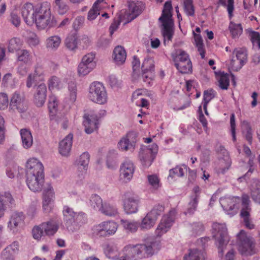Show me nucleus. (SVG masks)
Instances as JSON below:
<instances>
[{"instance_id": "obj_64", "label": "nucleus", "mask_w": 260, "mask_h": 260, "mask_svg": "<svg viewBox=\"0 0 260 260\" xmlns=\"http://www.w3.org/2000/svg\"><path fill=\"white\" fill-rule=\"evenodd\" d=\"M9 100L7 94L0 93V109H5L8 106Z\"/></svg>"}, {"instance_id": "obj_42", "label": "nucleus", "mask_w": 260, "mask_h": 260, "mask_svg": "<svg viewBox=\"0 0 260 260\" xmlns=\"http://www.w3.org/2000/svg\"><path fill=\"white\" fill-rule=\"evenodd\" d=\"M229 29L233 38L238 37L243 31L241 24H236L233 22L230 23Z\"/></svg>"}, {"instance_id": "obj_52", "label": "nucleus", "mask_w": 260, "mask_h": 260, "mask_svg": "<svg viewBox=\"0 0 260 260\" xmlns=\"http://www.w3.org/2000/svg\"><path fill=\"white\" fill-rule=\"evenodd\" d=\"M95 58V54L91 52L85 55L81 60V61L88 65L91 64V67L94 68L95 62L94 61Z\"/></svg>"}, {"instance_id": "obj_20", "label": "nucleus", "mask_w": 260, "mask_h": 260, "mask_svg": "<svg viewBox=\"0 0 260 260\" xmlns=\"http://www.w3.org/2000/svg\"><path fill=\"white\" fill-rule=\"evenodd\" d=\"M145 8L144 4L142 2H132L128 5L129 14L128 19L130 22L137 17L142 12Z\"/></svg>"}, {"instance_id": "obj_17", "label": "nucleus", "mask_w": 260, "mask_h": 260, "mask_svg": "<svg viewBox=\"0 0 260 260\" xmlns=\"http://www.w3.org/2000/svg\"><path fill=\"white\" fill-rule=\"evenodd\" d=\"M140 200L138 196H128L123 200V206L127 214L136 213L138 211Z\"/></svg>"}, {"instance_id": "obj_63", "label": "nucleus", "mask_w": 260, "mask_h": 260, "mask_svg": "<svg viewBox=\"0 0 260 260\" xmlns=\"http://www.w3.org/2000/svg\"><path fill=\"white\" fill-rule=\"evenodd\" d=\"M48 107L50 112L54 113L56 111L57 102L55 96H50L49 98Z\"/></svg>"}, {"instance_id": "obj_24", "label": "nucleus", "mask_w": 260, "mask_h": 260, "mask_svg": "<svg viewBox=\"0 0 260 260\" xmlns=\"http://www.w3.org/2000/svg\"><path fill=\"white\" fill-rule=\"evenodd\" d=\"M41 226L44 229L45 235L49 236L54 235L59 229L58 223L53 220L42 223Z\"/></svg>"}, {"instance_id": "obj_8", "label": "nucleus", "mask_w": 260, "mask_h": 260, "mask_svg": "<svg viewBox=\"0 0 260 260\" xmlns=\"http://www.w3.org/2000/svg\"><path fill=\"white\" fill-rule=\"evenodd\" d=\"M213 229L216 231V233L213 235V237L216 240L218 256L222 257L224 249L230 241L228 229L225 225L220 224H214Z\"/></svg>"}, {"instance_id": "obj_19", "label": "nucleus", "mask_w": 260, "mask_h": 260, "mask_svg": "<svg viewBox=\"0 0 260 260\" xmlns=\"http://www.w3.org/2000/svg\"><path fill=\"white\" fill-rule=\"evenodd\" d=\"M84 118V120L83 123L85 127L86 133L90 134L93 133L94 131L98 128L99 122L97 116L94 115H85Z\"/></svg>"}, {"instance_id": "obj_30", "label": "nucleus", "mask_w": 260, "mask_h": 260, "mask_svg": "<svg viewBox=\"0 0 260 260\" xmlns=\"http://www.w3.org/2000/svg\"><path fill=\"white\" fill-rule=\"evenodd\" d=\"M183 260H205L203 252L198 249H189L188 254L183 256Z\"/></svg>"}, {"instance_id": "obj_49", "label": "nucleus", "mask_w": 260, "mask_h": 260, "mask_svg": "<svg viewBox=\"0 0 260 260\" xmlns=\"http://www.w3.org/2000/svg\"><path fill=\"white\" fill-rule=\"evenodd\" d=\"M53 206V201L50 196H43V208L46 213L50 212Z\"/></svg>"}, {"instance_id": "obj_53", "label": "nucleus", "mask_w": 260, "mask_h": 260, "mask_svg": "<svg viewBox=\"0 0 260 260\" xmlns=\"http://www.w3.org/2000/svg\"><path fill=\"white\" fill-rule=\"evenodd\" d=\"M198 197L199 196H195L188 203V207L185 214H192L196 211L199 202Z\"/></svg>"}, {"instance_id": "obj_37", "label": "nucleus", "mask_w": 260, "mask_h": 260, "mask_svg": "<svg viewBox=\"0 0 260 260\" xmlns=\"http://www.w3.org/2000/svg\"><path fill=\"white\" fill-rule=\"evenodd\" d=\"M90 160V155L87 152H83L80 156L78 165L79 169L84 170V173H85L88 168V166Z\"/></svg>"}, {"instance_id": "obj_7", "label": "nucleus", "mask_w": 260, "mask_h": 260, "mask_svg": "<svg viewBox=\"0 0 260 260\" xmlns=\"http://www.w3.org/2000/svg\"><path fill=\"white\" fill-rule=\"evenodd\" d=\"M88 98L94 103L106 104L108 101V94L104 84L98 81L91 83L88 89Z\"/></svg>"}, {"instance_id": "obj_36", "label": "nucleus", "mask_w": 260, "mask_h": 260, "mask_svg": "<svg viewBox=\"0 0 260 260\" xmlns=\"http://www.w3.org/2000/svg\"><path fill=\"white\" fill-rule=\"evenodd\" d=\"M145 248V244H137L132 246H130L129 252L131 253L133 258H135L136 256L138 258H141L142 257L141 255Z\"/></svg>"}, {"instance_id": "obj_29", "label": "nucleus", "mask_w": 260, "mask_h": 260, "mask_svg": "<svg viewBox=\"0 0 260 260\" xmlns=\"http://www.w3.org/2000/svg\"><path fill=\"white\" fill-rule=\"evenodd\" d=\"M186 166L183 165L182 166H177L174 168L170 169L169 171V175L168 180L169 182L173 181V178L175 177H181L184 176L185 172L186 171Z\"/></svg>"}, {"instance_id": "obj_51", "label": "nucleus", "mask_w": 260, "mask_h": 260, "mask_svg": "<svg viewBox=\"0 0 260 260\" xmlns=\"http://www.w3.org/2000/svg\"><path fill=\"white\" fill-rule=\"evenodd\" d=\"M27 43L31 47H34L38 45L39 43V39L37 35L32 32H28V36L27 37Z\"/></svg>"}, {"instance_id": "obj_58", "label": "nucleus", "mask_w": 260, "mask_h": 260, "mask_svg": "<svg viewBox=\"0 0 260 260\" xmlns=\"http://www.w3.org/2000/svg\"><path fill=\"white\" fill-rule=\"evenodd\" d=\"M32 236L34 239L39 240L45 235L44 229L42 228L41 224L35 226L32 230Z\"/></svg>"}, {"instance_id": "obj_16", "label": "nucleus", "mask_w": 260, "mask_h": 260, "mask_svg": "<svg viewBox=\"0 0 260 260\" xmlns=\"http://www.w3.org/2000/svg\"><path fill=\"white\" fill-rule=\"evenodd\" d=\"M47 97V87L45 83H42L36 86L34 94V102L38 107H42Z\"/></svg>"}, {"instance_id": "obj_39", "label": "nucleus", "mask_w": 260, "mask_h": 260, "mask_svg": "<svg viewBox=\"0 0 260 260\" xmlns=\"http://www.w3.org/2000/svg\"><path fill=\"white\" fill-rule=\"evenodd\" d=\"M100 211L105 215L109 216H114L118 213L115 206L106 202L104 203L103 208Z\"/></svg>"}, {"instance_id": "obj_18", "label": "nucleus", "mask_w": 260, "mask_h": 260, "mask_svg": "<svg viewBox=\"0 0 260 260\" xmlns=\"http://www.w3.org/2000/svg\"><path fill=\"white\" fill-rule=\"evenodd\" d=\"M135 171V167L132 161L129 160H125L120 166V177L123 181H129Z\"/></svg>"}, {"instance_id": "obj_59", "label": "nucleus", "mask_w": 260, "mask_h": 260, "mask_svg": "<svg viewBox=\"0 0 260 260\" xmlns=\"http://www.w3.org/2000/svg\"><path fill=\"white\" fill-rule=\"evenodd\" d=\"M250 40L254 46H257L260 49V35L259 32L252 31L250 34Z\"/></svg>"}, {"instance_id": "obj_15", "label": "nucleus", "mask_w": 260, "mask_h": 260, "mask_svg": "<svg viewBox=\"0 0 260 260\" xmlns=\"http://www.w3.org/2000/svg\"><path fill=\"white\" fill-rule=\"evenodd\" d=\"M22 15L25 23L28 25H32L35 23L37 15L36 6L34 8L32 4L26 3L22 9Z\"/></svg>"}, {"instance_id": "obj_46", "label": "nucleus", "mask_w": 260, "mask_h": 260, "mask_svg": "<svg viewBox=\"0 0 260 260\" xmlns=\"http://www.w3.org/2000/svg\"><path fill=\"white\" fill-rule=\"evenodd\" d=\"M90 203L91 206L95 210L101 211L102 209L104 203L100 196H91L90 199Z\"/></svg>"}, {"instance_id": "obj_61", "label": "nucleus", "mask_w": 260, "mask_h": 260, "mask_svg": "<svg viewBox=\"0 0 260 260\" xmlns=\"http://www.w3.org/2000/svg\"><path fill=\"white\" fill-rule=\"evenodd\" d=\"M230 81L229 77L225 75H221L219 80V86L222 89H227L229 87Z\"/></svg>"}, {"instance_id": "obj_23", "label": "nucleus", "mask_w": 260, "mask_h": 260, "mask_svg": "<svg viewBox=\"0 0 260 260\" xmlns=\"http://www.w3.org/2000/svg\"><path fill=\"white\" fill-rule=\"evenodd\" d=\"M15 205V202L12 196H0V218L4 216L7 207L12 208Z\"/></svg>"}, {"instance_id": "obj_9", "label": "nucleus", "mask_w": 260, "mask_h": 260, "mask_svg": "<svg viewBox=\"0 0 260 260\" xmlns=\"http://www.w3.org/2000/svg\"><path fill=\"white\" fill-rule=\"evenodd\" d=\"M164 206L162 204L155 205L142 219L140 226L142 230H149L152 228L156 223L159 216L164 211Z\"/></svg>"}, {"instance_id": "obj_54", "label": "nucleus", "mask_w": 260, "mask_h": 260, "mask_svg": "<svg viewBox=\"0 0 260 260\" xmlns=\"http://www.w3.org/2000/svg\"><path fill=\"white\" fill-rule=\"evenodd\" d=\"M189 55L182 50H178L176 51V56L175 59L176 62H185L189 60Z\"/></svg>"}, {"instance_id": "obj_34", "label": "nucleus", "mask_w": 260, "mask_h": 260, "mask_svg": "<svg viewBox=\"0 0 260 260\" xmlns=\"http://www.w3.org/2000/svg\"><path fill=\"white\" fill-rule=\"evenodd\" d=\"M24 219V215L22 212H15L11 216L9 222L8 226L11 227L12 225L17 227L23 223Z\"/></svg>"}, {"instance_id": "obj_10", "label": "nucleus", "mask_w": 260, "mask_h": 260, "mask_svg": "<svg viewBox=\"0 0 260 260\" xmlns=\"http://www.w3.org/2000/svg\"><path fill=\"white\" fill-rule=\"evenodd\" d=\"M118 225L113 221H103L94 226V234L99 237L112 235L117 230Z\"/></svg>"}, {"instance_id": "obj_27", "label": "nucleus", "mask_w": 260, "mask_h": 260, "mask_svg": "<svg viewBox=\"0 0 260 260\" xmlns=\"http://www.w3.org/2000/svg\"><path fill=\"white\" fill-rule=\"evenodd\" d=\"M61 39L58 36H52L48 38L46 40V48L50 51H56L59 47Z\"/></svg>"}, {"instance_id": "obj_43", "label": "nucleus", "mask_w": 260, "mask_h": 260, "mask_svg": "<svg viewBox=\"0 0 260 260\" xmlns=\"http://www.w3.org/2000/svg\"><path fill=\"white\" fill-rule=\"evenodd\" d=\"M48 88L49 90L54 88L59 89L63 87V84L61 80L55 76L50 77L48 81Z\"/></svg>"}, {"instance_id": "obj_55", "label": "nucleus", "mask_w": 260, "mask_h": 260, "mask_svg": "<svg viewBox=\"0 0 260 260\" xmlns=\"http://www.w3.org/2000/svg\"><path fill=\"white\" fill-rule=\"evenodd\" d=\"M195 42L198 50L200 52L202 58H204L205 56V51L203 43V40L200 36H196L195 37Z\"/></svg>"}, {"instance_id": "obj_44", "label": "nucleus", "mask_w": 260, "mask_h": 260, "mask_svg": "<svg viewBox=\"0 0 260 260\" xmlns=\"http://www.w3.org/2000/svg\"><path fill=\"white\" fill-rule=\"evenodd\" d=\"M68 90L69 91V102L73 103L76 101L77 98V86L74 82L71 81L69 83Z\"/></svg>"}, {"instance_id": "obj_11", "label": "nucleus", "mask_w": 260, "mask_h": 260, "mask_svg": "<svg viewBox=\"0 0 260 260\" xmlns=\"http://www.w3.org/2000/svg\"><path fill=\"white\" fill-rule=\"evenodd\" d=\"M155 77L154 62L151 58L145 59L142 65L141 78L148 85H151V82Z\"/></svg>"}, {"instance_id": "obj_40", "label": "nucleus", "mask_w": 260, "mask_h": 260, "mask_svg": "<svg viewBox=\"0 0 260 260\" xmlns=\"http://www.w3.org/2000/svg\"><path fill=\"white\" fill-rule=\"evenodd\" d=\"M120 222L123 228L131 233L136 232L138 230L139 225H140V223L136 221L121 219Z\"/></svg>"}, {"instance_id": "obj_45", "label": "nucleus", "mask_w": 260, "mask_h": 260, "mask_svg": "<svg viewBox=\"0 0 260 260\" xmlns=\"http://www.w3.org/2000/svg\"><path fill=\"white\" fill-rule=\"evenodd\" d=\"M21 45V42L19 39L16 38H13L9 41L8 50L11 52H14L15 51H17L18 52L20 50Z\"/></svg>"}, {"instance_id": "obj_48", "label": "nucleus", "mask_w": 260, "mask_h": 260, "mask_svg": "<svg viewBox=\"0 0 260 260\" xmlns=\"http://www.w3.org/2000/svg\"><path fill=\"white\" fill-rule=\"evenodd\" d=\"M191 226L192 234L194 236L201 235L205 230L204 224L201 222H193Z\"/></svg>"}, {"instance_id": "obj_47", "label": "nucleus", "mask_w": 260, "mask_h": 260, "mask_svg": "<svg viewBox=\"0 0 260 260\" xmlns=\"http://www.w3.org/2000/svg\"><path fill=\"white\" fill-rule=\"evenodd\" d=\"M94 68L82 61L79 63L78 72L80 76H84L89 74Z\"/></svg>"}, {"instance_id": "obj_31", "label": "nucleus", "mask_w": 260, "mask_h": 260, "mask_svg": "<svg viewBox=\"0 0 260 260\" xmlns=\"http://www.w3.org/2000/svg\"><path fill=\"white\" fill-rule=\"evenodd\" d=\"M66 47L71 51H75L78 48V38L75 34L69 35L64 40Z\"/></svg>"}, {"instance_id": "obj_5", "label": "nucleus", "mask_w": 260, "mask_h": 260, "mask_svg": "<svg viewBox=\"0 0 260 260\" xmlns=\"http://www.w3.org/2000/svg\"><path fill=\"white\" fill-rule=\"evenodd\" d=\"M172 6L171 1L166 2L164 9L158 20L161 22V31L164 37V43H166L167 40L171 41L174 35V22L172 19Z\"/></svg>"}, {"instance_id": "obj_60", "label": "nucleus", "mask_w": 260, "mask_h": 260, "mask_svg": "<svg viewBox=\"0 0 260 260\" xmlns=\"http://www.w3.org/2000/svg\"><path fill=\"white\" fill-rule=\"evenodd\" d=\"M90 43V39L85 35L80 36L78 39V44H79L83 48H87L89 45Z\"/></svg>"}, {"instance_id": "obj_41", "label": "nucleus", "mask_w": 260, "mask_h": 260, "mask_svg": "<svg viewBox=\"0 0 260 260\" xmlns=\"http://www.w3.org/2000/svg\"><path fill=\"white\" fill-rule=\"evenodd\" d=\"M17 81L16 78H13L11 73H7L5 75L3 78L2 85L5 87L9 86L14 88L17 83Z\"/></svg>"}, {"instance_id": "obj_22", "label": "nucleus", "mask_w": 260, "mask_h": 260, "mask_svg": "<svg viewBox=\"0 0 260 260\" xmlns=\"http://www.w3.org/2000/svg\"><path fill=\"white\" fill-rule=\"evenodd\" d=\"M113 58L116 64H122L126 58V52L124 48L121 46H116L113 50Z\"/></svg>"}, {"instance_id": "obj_21", "label": "nucleus", "mask_w": 260, "mask_h": 260, "mask_svg": "<svg viewBox=\"0 0 260 260\" xmlns=\"http://www.w3.org/2000/svg\"><path fill=\"white\" fill-rule=\"evenodd\" d=\"M73 134H69L59 143V152L61 155H69L73 144Z\"/></svg>"}, {"instance_id": "obj_14", "label": "nucleus", "mask_w": 260, "mask_h": 260, "mask_svg": "<svg viewBox=\"0 0 260 260\" xmlns=\"http://www.w3.org/2000/svg\"><path fill=\"white\" fill-rule=\"evenodd\" d=\"M236 59L234 58L231 60V66L233 71H238L247 62V52L244 48H237L233 51Z\"/></svg>"}, {"instance_id": "obj_57", "label": "nucleus", "mask_w": 260, "mask_h": 260, "mask_svg": "<svg viewBox=\"0 0 260 260\" xmlns=\"http://www.w3.org/2000/svg\"><path fill=\"white\" fill-rule=\"evenodd\" d=\"M101 9V7H97L93 5L92 8L88 13V19L90 21L94 20L100 14V11Z\"/></svg>"}, {"instance_id": "obj_2", "label": "nucleus", "mask_w": 260, "mask_h": 260, "mask_svg": "<svg viewBox=\"0 0 260 260\" xmlns=\"http://www.w3.org/2000/svg\"><path fill=\"white\" fill-rule=\"evenodd\" d=\"M26 184L33 192L42 190L44 183V167L37 159L30 158L26 165Z\"/></svg>"}, {"instance_id": "obj_25", "label": "nucleus", "mask_w": 260, "mask_h": 260, "mask_svg": "<svg viewBox=\"0 0 260 260\" xmlns=\"http://www.w3.org/2000/svg\"><path fill=\"white\" fill-rule=\"evenodd\" d=\"M42 80H43V76L42 73L39 69L36 68L34 73L28 75L26 81V87L29 88L34 84Z\"/></svg>"}, {"instance_id": "obj_4", "label": "nucleus", "mask_w": 260, "mask_h": 260, "mask_svg": "<svg viewBox=\"0 0 260 260\" xmlns=\"http://www.w3.org/2000/svg\"><path fill=\"white\" fill-rule=\"evenodd\" d=\"M36 13L35 23L38 29H44L47 27H52L56 25V20L51 14L50 6L47 2L37 5Z\"/></svg>"}, {"instance_id": "obj_33", "label": "nucleus", "mask_w": 260, "mask_h": 260, "mask_svg": "<svg viewBox=\"0 0 260 260\" xmlns=\"http://www.w3.org/2000/svg\"><path fill=\"white\" fill-rule=\"evenodd\" d=\"M17 60L25 64L32 62V55L30 52L26 49L19 50L17 53Z\"/></svg>"}, {"instance_id": "obj_13", "label": "nucleus", "mask_w": 260, "mask_h": 260, "mask_svg": "<svg viewBox=\"0 0 260 260\" xmlns=\"http://www.w3.org/2000/svg\"><path fill=\"white\" fill-rule=\"evenodd\" d=\"M10 107L13 110L23 113L27 110L25 95L19 91H15L10 100Z\"/></svg>"}, {"instance_id": "obj_1", "label": "nucleus", "mask_w": 260, "mask_h": 260, "mask_svg": "<svg viewBox=\"0 0 260 260\" xmlns=\"http://www.w3.org/2000/svg\"><path fill=\"white\" fill-rule=\"evenodd\" d=\"M219 202L223 210L231 216L237 213L239 207L238 203L241 202L240 216L243 219L244 225L249 230L254 228L255 225L250 219L251 207L249 196H222L219 199Z\"/></svg>"}, {"instance_id": "obj_32", "label": "nucleus", "mask_w": 260, "mask_h": 260, "mask_svg": "<svg viewBox=\"0 0 260 260\" xmlns=\"http://www.w3.org/2000/svg\"><path fill=\"white\" fill-rule=\"evenodd\" d=\"M175 66L182 74L191 73L192 71V63L190 59L185 62H176Z\"/></svg>"}, {"instance_id": "obj_26", "label": "nucleus", "mask_w": 260, "mask_h": 260, "mask_svg": "<svg viewBox=\"0 0 260 260\" xmlns=\"http://www.w3.org/2000/svg\"><path fill=\"white\" fill-rule=\"evenodd\" d=\"M136 141L135 140L130 141L128 136H126L123 137L118 144V147L122 151L129 150L133 151L135 148Z\"/></svg>"}, {"instance_id": "obj_6", "label": "nucleus", "mask_w": 260, "mask_h": 260, "mask_svg": "<svg viewBox=\"0 0 260 260\" xmlns=\"http://www.w3.org/2000/svg\"><path fill=\"white\" fill-rule=\"evenodd\" d=\"M237 237L238 250L241 255L249 256L255 253V242L252 237L248 236L244 230H241Z\"/></svg>"}, {"instance_id": "obj_38", "label": "nucleus", "mask_w": 260, "mask_h": 260, "mask_svg": "<svg viewBox=\"0 0 260 260\" xmlns=\"http://www.w3.org/2000/svg\"><path fill=\"white\" fill-rule=\"evenodd\" d=\"M182 6L185 13L188 16L194 15V7L193 4V0H181Z\"/></svg>"}, {"instance_id": "obj_28", "label": "nucleus", "mask_w": 260, "mask_h": 260, "mask_svg": "<svg viewBox=\"0 0 260 260\" xmlns=\"http://www.w3.org/2000/svg\"><path fill=\"white\" fill-rule=\"evenodd\" d=\"M20 135L24 148L27 149L30 148L32 144V136L29 130L26 128L20 130Z\"/></svg>"}, {"instance_id": "obj_35", "label": "nucleus", "mask_w": 260, "mask_h": 260, "mask_svg": "<svg viewBox=\"0 0 260 260\" xmlns=\"http://www.w3.org/2000/svg\"><path fill=\"white\" fill-rule=\"evenodd\" d=\"M139 158L143 166L149 167L151 165L152 162L154 160V156L150 153L147 154V153L143 151L142 148H141L139 152Z\"/></svg>"}, {"instance_id": "obj_50", "label": "nucleus", "mask_w": 260, "mask_h": 260, "mask_svg": "<svg viewBox=\"0 0 260 260\" xmlns=\"http://www.w3.org/2000/svg\"><path fill=\"white\" fill-rule=\"evenodd\" d=\"M219 3L222 6L227 7L229 18L231 19L233 17V12L234 9V1L228 0V4H226V0H219Z\"/></svg>"}, {"instance_id": "obj_3", "label": "nucleus", "mask_w": 260, "mask_h": 260, "mask_svg": "<svg viewBox=\"0 0 260 260\" xmlns=\"http://www.w3.org/2000/svg\"><path fill=\"white\" fill-rule=\"evenodd\" d=\"M63 223L69 232H74L78 230L85 224L87 216L83 212H76L68 206H64L62 210Z\"/></svg>"}, {"instance_id": "obj_56", "label": "nucleus", "mask_w": 260, "mask_h": 260, "mask_svg": "<svg viewBox=\"0 0 260 260\" xmlns=\"http://www.w3.org/2000/svg\"><path fill=\"white\" fill-rule=\"evenodd\" d=\"M55 10L58 14L63 15L65 14L69 10V6L63 2H55Z\"/></svg>"}, {"instance_id": "obj_62", "label": "nucleus", "mask_w": 260, "mask_h": 260, "mask_svg": "<svg viewBox=\"0 0 260 260\" xmlns=\"http://www.w3.org/2000/svg\"><path fill=\"white\" fill-rule=\"evenodd\" d=\"M142 150L146 152L147 154L150 153L151 155H153L154 156L158 151V146L156 144H153L148 147L144 146L142 147Z\"/></svg>"}, {"instance_id": "obj_12", "label": "nucleus", "mask_w": 260, "mask_h": 260, "mask_svg": "<svg viewBox=\"0 0 260 260\" xmlns=\"http://www.w3.org/2000/svg\"><path fill=\"white\" fill-rule=\"evenodd\" d=\"M176 213L175 209H173L170 211L168 215L162 216L155 231L157 236L160 237L170 229L175 220Z\"/></svg>"}]
</instances>
